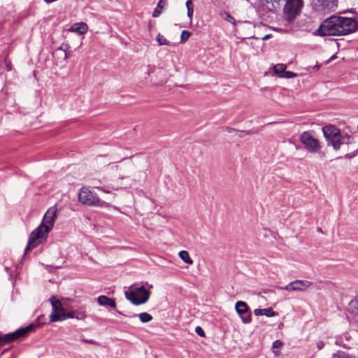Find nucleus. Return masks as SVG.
<instances>
[{
  "label": "nucleus",
  "instance_id": "obj_1",
  "mask_svg": "<svg viewBox=\"0 0 358 358\" xmlns=\"http://www.w3.org/2000/svg\"><path fill=\"white\" fill-rule=\"evenodd\" d=\"M57 210L55 206L50 208L45 213L42 223L36 227L30 234L25 253L36 248L41 242L45 240L48 233L52 228Z\"/></svg>",
  "mask_w": 358,
  "mask_h": 358
},
{
  "label": "nucleus",
  "instance_id": "obj_2",
  "mask_svg": "<svg viewBox=\"0 0 358 358\" xmlns=\"http://www.w3.org/2000/svg\"><path fill=\"white\" fill-rule=\"evenodd\" d=\"M127 299L134 305H141L146 303L150 295V292L143 285L137 287H131L129 291L124 292Z\"/></svg>",
  "mask_w": 358,
  "mask_h": 358
},
{
  "label": "nucleus",
  "instance_id": "obj_3",
  "mask_svg": "<svg viewBox=\"0 0 358 358\" xmlns=\"http://www.w3.org/2000/svg\"><path fill=\"white\" fill-rule=\"evenodd\" d=\"M37 326L38 325L35 324H30L25 327L18 329L14 332L0 335V346L8 344L20 337L27 336L28 334L32 332Z\"/></svg>",
  "mask_w": 358,
  "mask_h": 358
},
{
  "label": "nucleus",
  "instance_id": "obj_4",
  "mask_svg": "<svg viewBox=\"0 0 358 358\" xmlns=\"http://www.w3.org/2000/svg\"><path fill=\"white\" fill-rule=\"evenodd\" d=\"M322 131L328 145H331L334 150L339 149L341 131L334 125H327L322 128Z\"/></svg>",
  "mask_w": 358,
  "mask_h": 358
},
{
  "label": "nucleus",
  "instance_id": "obj_5",
  "mask_svg": "<svg viewBox=\"0 0 358 358\" xmlns=\"http://www.w3.org/2000/svg\"><path fill=\"white\" fill-rule=\"evenodd\" d=\"M336 16H331L326 19L320 26L317 32L320 36H339Z\"/></svg>",
  "mask_w": 358,
  "mask_h": 358
},
{
  "label": "nucleus",
  "instance_id": "obj_6",
  "mask_svg": "<svg viewBox=\"0 0 358 358\" xmlns=\"http://www.w3.org/2000/svg\"><path fill=\"white\" fill-rule=\"evenodd\" d=\"M78 201L87 206H103V201H101L98 195L88 188L83 187L78 195Z\"/></svg>",
  "mask_w": 358,
  "mask_h": 358
},
{
  "label": "nucleus",
  "instance_id": "obj_7",
  "mask_svg": "<svg viewBox=\"0 0 358 358\" xmlns=\"http://www.w3.org/2000/svg\"><path fill=\"white\" fill-rule=\"evenodd\" d=\"M338 31H339V36L348 35L354 32L357 29V22L350 17L336 16Z\"/></svg>",
  "mask_w": 358,
  "mask_h": 358
},
{
  "label": "nucleus",
  "instance_id": "obj_8",
  "mask_svg": "<svg viewBox=\"0 0 358 358\" xmlns=\"http://www.w3.org/2000/svg\"><path fill=\"white\" fill-rule=\"evenodd\" d=\"M302 6L301 0H286L284 6L285 19L287 22H292L300 11Z\"/></svg>",
  "mask_w": 358,
  "mask_h": 358
},
{
  "label": "nucleus",
  "instance_id": "obj_9",
  "mask_svg": "<svg viewBox=\"0 0 358 358\" xmlns=\"http://www.w3.org/2000/svg\"><path fill=\"white\" fill-rule=\"evenodd\" d=\"M49 301L52 309V312L50 315V322H55L64 320L62 316L65 312V309L62 307L61 301L55 296L50 297Z\"/></svg>",
  "mask_w": 358,
  "mask_h": 358
},
{
  "label": "nucleus",
  "instance_id": "obj_10",
  "mask_svg": "<svg viewBox=\"0 0 358 358\" xmlns=\"http://www.w3.org/2000/svg\"><path fill=\"white\" fill-rule=\"evenodd\" d=\"M301 141L309 152H317L320 150L321 147L318 140L315 138L310 131L302 133Z\"/></svg>",
  "mask_w": 358,
  "mask_h": 358
},
{
  "label": "nucleus",
  "instance_id": "obj_11",
  "mask_svg": "<svg viewBox=\"0 0 358 358\" xmlns=\"http://www.w3.org/2000/svg\"><path fill=\"white\" fill-rule=\"evenodd\" d=\"M235 309L241 321L244 324H249L252 321V313L248 304L243 301H238L235 304Z\"/></svg>",
  "mask_w": 358,
  "mask_h": 358
},
{
  "label": "nucleus",
  "instance_id": "obj_12",
  "mask_svg": "<svg viewBox=\"0 0 358 358\" xmlns=\"http://www.w3.org/2000/svg\"><path fill=\"white\" fill-rule=\"evenodd\" d=\"M311 285V282L308 280H296L292 282H290L285 287H280V289L286 290L289 292H304L306 291L310 286Z\"/></svg>",
  "mask_w": 358,
  "mask_h": 358
},
{
  "label": "nucleus",
  "instance_id": "obj_13",
  "mask_svg": "<svg viewBox=\"0 0 358 358\" xmlns=\"http://www.w3.org/2000/svg\"><path fill=\"white\" fill-rule=\"evenodd\" d=\"M285 0H259V6L271 13L279 10Z\"/></svg>",
  "mask_w": 358,
  "mask_h": 358
},
{
  "label": "nucleus",
  "instance_id": "obj_14",
  "mask_svg": "<svg viewBox=\"0 0 358 358\" xmlns=\"http://www.w3.org/2000/svg\"><path fill=\"white\" fill-rule=\"evenodd\" d=\"M97 302L99 305L103 306H109L111 308L116 307L115 301L113 299L109 298L105 295L99 296L97 298Z\"/></svg>",
  "mask_w": 358,
  "mask_h": 358
},
{
  "label": "nucleus",
  "instance_id": "obj_15",
  "mask_svg": "<svg viewBox=\"0 0 358 358\" xmlns=\"http://www.w3.org/2000/svg\"><path fill=\"white\" fill-rule=\"evenodd\" d=\"M117 313L120 315H124V317H130L129 315H124L123 314L121 311L120 310H117ZM138 316L141 322L143 323H147V322H150L152 320V317L150 314L148 313H140L139 315H136V314H134L133 315H131V317H136Z\"/></svg>",
  "mask_w": 358,
  "mask_h": 358
},
{
  "label": "nucleus",
  "instance_id": "obj_16",
  "mask_svg": "<svg viewBox=\"0 0 358 358\" xmlns=\"http://www.w3.org/2000/svg\"><path fill=\"white\" fill-rule=\"evenodd\" d=\"M318 1L327 10H334L337 7V0H318Z\"/></svg>",
  "mask_w": 358,
  "mask_h": 358
},
{
  "label": "nucleus",
  "instance_id": "obj_17",
  "mask_svg": "<svg viewBox=\"0 0 358 358\" xmlns=\"http://www.w3.org/2000/svg\"><path fill=\"white\" fill-rule=\"evenodd\" d=\"M88 30V26L85 22H78L73 24L71 28V31L77 32L82 35L85 34Z\"/></svg>",
  "mask_w": 358,
  "mask_h": 358
},
{
  "label": "nucleus",
  "instance_id": "obj_18",
  "mask_svg": "<svg viewBox=\"0 0 358 358\" xmlns=\"http://www.w3.org/2000/svg\"><path fill=\"white\" fill-rule=\"evenodd\" d=\"M254 314L256 316L266 315V317H273L276 315L275 312L271 308H264V309H260V308L255 309Z\"/></svg>",
  "mask_w": 358,
  "mask_h": 358
},
{
  "label": "nucleus",
  "instance_id": "obj_19",
  "mask_svg": "<svg viewBox=\"0 0 358 358\" xmlns=\"http://www.w3.org/2000/svg\"><path fill=\"white\" fill-rule=\"evenodd\" d=\"M179 257L180 259L187 264H192L193 261L190 257L189 253L185 250H182L179 252Z\"/></svg>",
  "mask_w": 358,
  "mask_h": 358
},
{
  "label": "nucleus",
  "instance_id": "obj_20",
  "mask_svg": "<svg viewBox=\"0 0 358 358\" xmlns=\"http://www.w3.org/2000/svg\"><path fill=\"white\" fill-rule=\"evenodd\" d=\"M286 69V65L283 64H278L273 67V72L275 74L279 75L281 77V75L283 74Z\"/></svg>",
  "mask_w": 358,
  "mask_h": 358
},
{
  "label": "nucleus",
  "instance_id": "obj_21",
  "mask_svg": "<svg viewBox=\"0 0 358 358\" xmlns=\"http://www.w3.org/2000/svg\"><path fill=\"white\" fill-rule=\"evenodd\" d=\"M186 7L187 8V16L190 19H192L193 13H194V6L191 0H187L186 1Z\"/></svg>",
  "mask_w": 358,
  "mask_h": 358
},
{
  "label": "nucleus",
  "instance_id": "obj_22",
  "mask_svg": "<svg viewBox=\"0 0 358 358\" xmlns=\"http://www.w3.org/2000/svg\"><path fill=\"white\" fill-rule=\"evenodd\" d=\"M349 306L352 312L358 313V294L350 302Z\"/></svg>",
  "mask_w": 358,
  "mask_h": 358
},
{
  "label": "nucleus",
  "instance_id": "obj_23",
  "mask_svg": "<svg viewBox=\"0 0 358 358\" xmlns=\"http://www.w3.org/2000/svg\"><path fill=\"white\" fill-rule=\"evenodd\" d=\"M351 143V141H350V136L347 134H341V136H340V142H339V148L341 147V144H350Z\"/></svg>",
  "mask_w": 358,
  "mask_h": 358
},
{
  "label": "nucleus",
  "instance_id": "obj_24",
  "mask_svg": "<svg viewBox=\"0 0 358 358\" xmlns=\"http://www.w3.org/2000/svg\"><path fill=\"white\" fill-rule=\"evenodd\" d=\"M156 40L160 45L169 44V41L166 40V38L160 34H157Z\"/></svg>",
  "mask_w": 358,
  "mask_h": 358
},
{
  "label": "nucleus",
  "instance_id": "obj_25",
  "mask_svg": "<svg viewBox=\"0 0 358 358\" xmlns=\"http://www.w3.org/2000/svg\"><path fill=\"white\" fill-rule=\"evenodd\" d=\"M190 36V33L188 31L183 30L180 36V43H185Z\"/></svg>",
  "mask_w": 358,
  "mask_h": 358
},
{
  "label": "nucleus",
  "instance_id": "obj_26",
  "mask_svg": "<svg viewBox=\"0 0 358 358\" xmlns=\"http://www.w3.org/2000/svg\"><path fill=\"white\" fill-rule=\"evenodd\" d=\"M332 358H349V357L346 352L338 351L337 353L333 355Z\"/></svg>",
  "mask_w": 358,
  "mask_h": 358
},
{
  "label": "nucleus",
  "instance_id": "obj_27",
  "mask_svg": "<svg viewBox=\"0 0 358 358\" xmlns=\"http://www.w3.org/2000/svg\"><path fill=\"white\" fill-rule=\"evenodd\" d=\"M296 76V73L291 72V71H286L283 73V74L281 75V78H292Z\"/></svg>",
  "mask_w": 358,
  "mask_h": 358
},
{
  "label": "nucleus",
  "instance_id": "obj_28",
  "mask_svg": "<svg viewBox=\"0 0 358 358\" xmlns=\"http://www.w3.org/2000/svg\"><path fill=\"white\" fill-rule=\"evenodd\" d=\"M86 317V314L84 311L76 312L75 318L77 320H83Z\"/></svg>",
  "mask_w": 358,
  "mask_h": 358
},
{
  "label": "nucleus",
  "instance_id": "obj_29",
  "mask_svg": "<svg viewBox=\"0 0 358 358\" xmlns=\"http://www.w3.org/2000/svg\"><path fill=\"white\" fill-rule=\"evenodd\" d=\"M75 316H76V312L72 311L70 313H66V311H65L64 313L63 314L62 317H64V320L68 318H75Z\"/></svg>",
  "mask_w": 358,
  "mask_h": 358
},
{
  "label": "nucleus",
  "instance_id": "obj_30",
  "mask_svg": "<svg viewBox=\"0 0 358 358\" xmlns=\"http://www.w3.org/2000/svg\"><path fill=\"white\" fill-rule=\"evenodd\" d=\"M69 48L70 46L68 43H62L57 50H62L64 52H66L69 50Z\"/></svg>",
  "mask_w": 358,
  "mask_h": 358
},
{
  "label": "nucleus",
  "instance_id": "obj_31",
  "mask_svg": "<svg viewBox=\"0 0 358 358\" xmlns=\"http://www.w3.org/2000/svg\"><path fill=\"white\" fill-rule=\"evenodd\" d=\"M225 15H226V17H224L225 20H227V22H229L233 24H235L236 20L234 18V17H232L230 14H229L227 13H226Z\"/></svg>",
  "mask_w": 358,
  "mask_h": 358
},
{
  "label": "nucleus",
  "instance_id": "obj_32",
  "mask_svg": "<svg viewBox=\"0 0 358 358\" xmlns=\"http://www.w3.org/2000/svg\"><path fill=\"white\" fill-rule=\"evenodd\" d=\"M195 331H196V333L199 336H201V337H204V336H205V332H204L203 329L201 327H199V326H198V327H196L195 328Z\"/></svg>",
  "mask_w": 358,
  "mask_h": 358
},
{
  "label": "nucleus",
  "instance_id": "obj_33",
  "mask_svg": "<svg viewBox=\"0 0 358 358\" xmlns=\"http://www.w3.org/2000/svg\"><path fill=\"white\" fill-rule=\"evenodd\" d=\"M236 132L238 134L239 137H243L245 135H249V134H251L250 131H239V130H237V131H236Z\"/></svg>",
  "mask_w": 358,
  "mask_h": 358
},
{
  "label": "nucleus",
  "instance_id": "obj_34",
  "mask_svg": "<svg viewBox=\"0 0 358 358\" xmlns=\"http://www.w3.org/2000/svg\"><path fill=\"white\" fill-rule=\"evenodd\" d=\"M282 345V343L280 341H275L273 343V348H280L281 347Z\"/></svg>",
  "mask_w": 358,
  "mask_h": 358
},
{
  "label": "nucleus",
  "instance_id": "obj_35",
  "mask_svg": "<svg viewBox=\"0 0 358 358\" xmlns=\"http://www.w3.org/2000/svg\"><path fill=\"white\" fill-rule=\"evenodd\" d=\"M356 156V152H354V153H348L345 155V158H347V159H351L354 157Z\"/></svg>",
  "mask_w": 358,
  "mask_h": 358
},
{
  "label": "nucleus",
  "instance_id": "obj_36",
  "mask_svg": "<svg viewBox=\"0 0 358 358\" xmlns=\"http://www.w3.org/2000/svg\"><path fill=\"white\" fill-rule=\"evenodd\" d=\"M324 344V342L323 341H318L317 343V348L319 349V350H321L323 348Z\"/></svg>",
  "mask_w": 358,
  "mask_h": 358
},
{
  "label": "nucleus",
  "instance_id": "obj_37",
  "mask_svg": "<svg viewBox=\"0 0 358 358\" xmlns=\"http://www.w3.org/2000/svg\"><path fill=\"white\" fill-rule=\"evenodd\" d=\"M82 341L85 343H90V344H95L96 342L94 340H89V339H82Z\"/></svg>",
  "mask_w": 358,
  "mask_h": 358
},
{
  "label": "nucleus",
  "instance_id": "obj_38",
  "mask_svg": "<svg viewBox=\"0 0 358 358\" xmlns=\"http://www.w3.org/2000/svg\"><path fill=\"white\" fill-rule=\"evenodd\" d=\"M94 187L99 189H101V191H103V192H106V193H110V191L104 189L103 187H98V186H94Z\"/></svg>",
  "mask_w": 358,
  "mask_h": 358
},
{
  "label": "nucleus",
  "instance_id": "obj_39",
  "mask_svg": "<svg viewBox=\"0 0 358 358\" xmlns=\"http://www.w3.org/2000/svg\"><path fill=\"white\" fill-rule=\"evenodd\" d=\"M159 13H160L159 11H157V10H155V11L152 13V16L154 17H158L159 15Z\"/></svg>",
  "mask_w": 358,
  "mask_h": 358
},
{
  "label": "nucleus",
  "instance_id": "obj_40",
  "mask_svg": "<svg viewBox=\"0 0 358 358\" xmlns=\"http://www.w3.org/2000/svg\"><path fill=\"white\" fill-rule=\"evenodd\" d=\"M227 131L229 133H232L233 131H236V130L235 129H234V128L227 127Z\"/></svg>",
  "mask_w": 358,
  "mask_h": 358
},
{
  "label": "nucleus",
  "instance_id": "obj_41",
  "mask_svg": "<svg viewBox=\"0 0 358 358\" xmlns=\"http://www.w3.org/2000/svg\"><path fill=\"white\" fill-rule=\"evenodd\" d=\"M270 38V35H266L264 38H263V40H266V39H268Z\"/></svg>",
  "mask_w": 358,
  "mask_h": 358
},
{
  "label": "nucleus",
  "instance_id": "obj_42",
  "mask_svg": "<svg viewBox=\"0 0 358 358\" xmlns=\"http://www.w3.org/2000/svg\"><path fill=\"white\" fill-rule=\"evenodd\" d=\"M68 57H69V55H68L67 52H64V58H65V59H68Z\"/></svg>",
  "mask_w": 358,
  "mask_h": 358
},
{
  "label": "nucleus",
  "instance_id": "obj_43",
  "mask_svg": "<svg viewBox=\"0 0 358 358\" xmlns=\"http://www.w3.org/2000/svg\"><path fill=\"white\" fill-rule=\"evenodd\" d=\"M162 3V0H160L157 4L158 6H161Z\"/></svg>",
  "mask_w": 358,
  "mask_h": 358
},
{
  "label": "nucleus",
  "instance_id": "obj_44",
  "mask_svg": "<svg viewBox=\"0 0 358 358\" xmlns=\"http://www.w3.org/2000/svg\"><path fill=\"white\" fill-rule=\"evenodd\" d=\"M247 1H248V2H250V1H252V0H247Z\"/></svg>",
  "mask_w": 358,
  "mask_h": 358
}]
</instances>
